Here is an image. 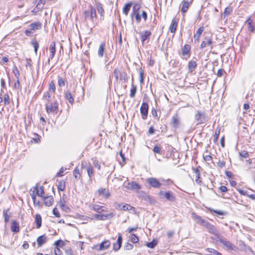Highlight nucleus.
<instances>
[{"mask_svg":"<svg viewBox=\"0 0 255 255\" xmlns=\"http://www.w3.org/2000/svg\"><path fill=\"white\" fill-rule=\"evenodd\" d=\"M192 218L196 221L197 223L200 226L205 227L207 231L216 237L219 238L220 233L218 229L213 225L210 224L207 221L204 220L201 217L197 215L195 213H192L191 214Z\"/></svg>","mask_w":255,"mask_h":255,"instance_id":"f257e3e1","label":"nucleus"},{"mask_svg":"<svg viewBox=\"0 0 255 255\" xmlns=\"http://www.w3.org/2000/svg\"><path fill=\"white\" fill-rule=\"evenodd\" d=\"M45 108L46 112L48 114L54 113L57 114L58 112V103L56 100H54L53 102L46 103Z\"/></svg>","mask_w":255,"mask_h":255,"instance_id":"f03ea898","label":"nucleus"},{"mask_svg":"<svg viewBox=\"0 0 255 255\" xmlns=\"http://www.w3.org/2000/svg\"><path fill=\"white\" fill-rule=\"evenodd\" d=\"M146 182L153 188H159L162 184L155 178L150 177L146 179Z\"/></svg>","mask_w":255,"mask_h":255,"instance_id":"7ed1b4c3","label":"nucleus"},{"mask_svg":"<svg viewBox=\"0 0 255 255\" xmlns=\"http://www.w3.org/2000/svg\"><path fill=\"white\" fill-rule=\"evenodd\" d=\"M171 126L175 129L178 128L180 126V118L177 114L173 115L171 119Z\"/></svg>","mask_w":255,"mask_h":255,"instance_id":"20e7f679","label":"nucleus"},{"mask_svg":"<svg viewBox=\"0 0 255 255\" xmlns=\"http://www.w3.org/2000/svg\"><path fill=\"white\" fill-rule=\"evenodd\" d=\"M140 111L142 119H146L148 112V105L147 103H143L140 107Z\"/></svg>","mask_w":255,"mask_h":255,"instance_id":"39448f33","label":"nucleus"},{"mask_svg":"<svg viewBox=\"0 0 255 255\" xmlns=\"http://www.w3.org/2000/svg\"><path fill=\"white\" fill-rule=\"evenodd\" d=\"M195 119L197 122V125L203 124L206 121L205 114L199 111H198L195 114Z\"/></svg>","mask_w":255,"mask_h":255,"instance_id":"423d86ee","label":"nucleus"},{"mask_svg":"<svg viewBox=\"0 0 255 255\" xmlns=\"http://www.w3.org/2000/svg\"><path fill=\"white\" fill-rule=\"evenodd\" d=\"M110 245L109 240H105L102 243L94 246V249L97 251H102L106 249Z\"/></svg>","mask_w":255,"mask_h":255,"instance_id":"0eeeda50","label":"nucleus"},{"mask_svg":"<svg viewBox=\"0 0 255 255\" xmlns=\"http://www.w3.org/2000/svg\"><path fill=\"white\" fill-rule=\"evenodd\" d=\"M190 50L191 46L189 44H185L184 47L182 49L181 54L184 57V58L187 59L189 58L190 56Z\"/></svg>","mask_w":255,"mask_h":255,"instance_id":"6e6552de","label":"nucleus"},{"mask_svg":"<svg viewBox=\"0 0 255 255\" xmlns=\"http://www.w3.org/2000/svg\"><path fill=\"white\" fill-rule=\"evenodd\" d=\"M141 41L143 43L146 40L149 41L150 36L151 35L150 31L148 30H145L139 33Z\"/></svg>","mask_w":255,"mask_h":255,"instance_id":"1a4fd4ad","label":"nucleus"},{"mask_svg":"<svg viewBox=\"0 0 255 255\" xmlns=\"http://www.w3.org/2000/svg\"><path fill=\"white\" fill-rule=\"evenodd\" d=\"M190 5V3L188 1L183 0L180 4V7L181 8V12L183 16H184L185 13L187 11Z\"/></svg>","mask_w":255,"mask_h":255,"instance_id":"9d476101","label":"nucleus"},{"mask_svg":"<svg viewBox=\"0 0 255 255\" xmlns=\"http://www.w3.org/2000/svg\"><path fill=\"white\" fill-rule=\"evenodd\" d=\"M210 46L211 50L213 49L212 41L211 38L205 37V40L203 41L200 46V49H203L206 46Z\"/></svg>","mask_w":255,"mask_h":255,"instance_id":"9b49d317","label":"nucleus"},{"mask_svg":"<svg viewBox=\"0 0 255 255\" xmlns=\"http://www.w3.org/2000/svg\"><path fill=\"white\" fill-rule=\"evenodd\" d=\"M58 205L63 211L66 213L70 212L71 209L69 206L66 204V201L65 200L60 199V201L58 203Z\"/></svg>","mask_w":255,"mask_h":255,"instance_id":"f8f14e48","label":"nucleus"},{"mask_svg":"<svg viewBox=\"0 0 255 255\" xmlns=\"http://www.w3.org/2000/svg\"><path fill=\"white\" fill-rule=\"evenodd\" d=\"M90 207L91 209L96 212H97L99 213L106 211V208L104 206H102L96 204H93L91 205Z\"/></svg>","mask_w":255,"mask_h":255,"instance_id":"ddd939ff","label":"nucleus"},{"mask_svg":"<svg viewBox=\"0 0 255 255\" xmlns=\"http://www.w3.org/2000/svg\"><path fill=\"white\" fill-rule=\"evenodd\" d=\"M141 187L139 184L134 181L128 183V186H127L128 189L134 190H138L141 188Z\"/></svg>","mask_w":255,"mask_h":255,"instance_id":"4468645a","label":"nucleus"},{"mask_svg":"<svg viewBox=\"0 0 255 255\" xmlns=\"http://www.w3.org/2000/svg\"><path fill=\"white\" fill-rule=\"evenodd\" d=\"M204 28L203 26H201L198 29L196 33L194 35V37L195 42L199 41L200 37L202 33L204 31Z\"/></svg>","mask_w":255,"mask_h":255,"instance_id":"2eb2a0df","label":"nucleus"},{"mask_svg":"<svg viewBox=\"0 0 255 255\" xmlns=\"http://www.w3.org/2000/svg\"><path fill=\"white\" fill-rule=\"evenodd\" d=\"M178 21L175 18L172 20L171 25L169 27L170 31L171 33H175L176 30Z\"/></svg>","mask_w":255,"mask_h":255,"instance_id":"dca6fc26","label":"nucleus"},{"mask_svg":"<svg viewBox=\"0 0 255 255\" xmlns=\"http://www.w3.org/2000/svg\"><path fill=\"white\" fill-rule=\"evenodd\" d=\"M44 203L46 206H50L54 201L53 198L52 196H48L43 198Z\"/></svg>","mask_w":255,"mask_h":255,"instance_id":"f3484780","label":"nucleus"},{"mask_svg":"<svg viewBox=\"0 0 255 255\" xmlns=\"http://www.w3.org/2000/svg\"><path fill=\"white\" fill-rule=\"evenodd\" d=\"M165 198L169 201H173L175 200V197L173 196L171 191H168L164 193Z\"/></svg>","mask_w":255,"mask_h":255,"instance_id":"a211bd4d","label":"nucleus"},{"mask_svg":"<svg viewBox=\"0 0 255 255\" xmlns=\"http://www.w3.org/2000/svg\"><path fill=\"white\" fill-rule=\"evenodd\" d=\"M54 245L56 246V249L55 250V255H58L57 251H60V249H59V248L62 247L63 246H64L65 243L63 240H57L56 242H55Z\"/></svg>","mask_w":255,"mask_h":255,"instance_id":"6ab92c4d","label":"nucleus"},{"mask_svg":"<svg viewBox=\"0 0 255 255\" xmlns=\"http://www.w3.org/2000/svg\"><path fill=\"white\" fill-rule=\"evenodd\" d=\"M97 19L96 10L92 6H90V20L94 22Z\"/></svg>","mask_w":255,"mask_h":255,"instance_id":"aec40b11","label":"nucleus"},{"mask_svg":"<svg viewBox=\"0 0 255 255\" xmlns=\"http://www.w3.org/2000/svg\"><path fill=\"white\" fill-rule=\"evenodd\" d=\"M13 242L10 240H1L0 242V245L3 246L6 248H10L12 245L13 244Z\"/></svg>","mask_w":255,"mask_h":255,"instance_id":"412c9836","label":"nucleus"},{"mask_svg":"<svg viewBox=\"0 0 255 255\" xmlns=\"http://www.w3.org/2000/svg\"><path fill=\"white\" fill-rule=\"evenodd\" d=\"M11 230L14 233H17L19 230L18 223L15 221H13L11 225Z\"/></svg>","mask_w":255,"mask_h":255,"instance_id":"4be33fe9","label":"nucleus"},{"mask_svg":"<svg viewBox=\"0 0 255 255\" xmlns=\"http://www.w3.org/2000/svg\"><path fill=\"white\" fill-rule=\"evenodd\" d=\"M131 4L132 3L131 2L127 3L123 7V12L126 16L128 14Z\"/></svg>","mask_w":255,"mask_h":255,"instance_id":"5701e85b","label":"nucleus"},{"mask_svg":"<svg viewBox=\"0 0 255 255\" xmlns=\"http://www.w3.org/2000/svg\"><path fill=\"white\" fill-rule=\"evenodd\" d=\"M41 221L42 219L41 215L39 214H36L35 217V222L37 229H39L41 226Z\"/></svg>","mask_w":255,"mask_h":255,"instance_id":"b1692460","label":"nucleus"},{"mask_svg":"<svg viewBox=\"0 0 255 255\" xmlns=\"http://www.w3.org/2000/svg\"><path fill=\"white\" fill-rule=\"evenodd\" d=\"M246 23L248 25V27L249 28V29L250 30V31L252 32H254L255 31V27L252 24V23H253V20L250 17H249L247 20H246Z\"/></svg>","mask_w":255,"mask_h":255,"instance_id":"393cba45","label":"nucleus"},{"mask_svg":"<svg viewBox=\"0 0 255 255\" xmlns=\"http://www.w3.org/2000/svg\"><path fill=\"white\" fill-rule=\"evenodd\" d=\"M87 171L90 180H92L94 178L93 169L92 166L89 165L87 168Z\"/></svg>","mask_w":255,"mask_h":255,"instance_id":"a878e982","label":"nucleus"},{"mask_svg":"<svg viewBox=\"0 0 255 255\" xmlns=\"http://www.w3.org/2000/svg\"><path fill=\"white\" fill-rule=\"evenodd\" d=\"M98 192L100 195H102L105 198H108L110 196V193L109 192H107L105 188H100L98 190Z\"/></svg>","mask_w":255,"mask_h":255,"instance_id":"bb28decb","label":"nucleus"},{"mask_svg":"<svg viewBox=\"0 0 255 255\" xmlns=\"http://www.w3.org/2000/svg\"><path fill=\"white\" fill-rule=\"evenodd\" d=\"M41 23L40 22H36L32 23L30 24V27L31 29L33 30H36V29H39L41 27Z\"/></svg>","mask_w":255,"mask_h":255,"instance_id":"cd10ccee","label":"nucleus"},{"mask_svg":"<svg viewBox=\"0 0 255 255\" xmlns=\"http://www.w3.org/2000/svg\"><path fill=\"white\" fill-rule=\"evenodd\" d=\"M141 8V5L139 3H135L132 7V12L131 14L133 15V13L139 12V10Z\"/></svg>","mask_w":255,"mask_h":255,"instance_id":"c85d7f7f","label":"nucleus"},{"mask_svg":"<svg viewBox=\"0 0 255 255\" xmlns=\"http://www.w3.org/2000/svg\"><path fill=\"white\" fill-rule=\"evenodd\" d=\"M65 98L67 100H68L69 102L71 104H73V103H74V98L71 94V93L69 92H66L65 93Z\"/></svg>","mask_w":255,"mask_h":255,"instance_id":"c756f323","label":"nucleus"},{"mask_svg":"<svg viewBox=\"0 0 255 255\" xmlns=\"http://www.w3.org/2000/svg\"><path fill=\"white\" fill-rule=\"evenodd\" d=\"M118 208L120 209L121 210H124V211L130 210H131L133 209V207L128 204H125L124 205H122L121 204H118Z\"/></svg>","mask_w":255,"mask_h":255,"instance_id":"7c9ffc66","label":"nucleus"},{"mask_svg":"<svg viewBox=\"0 0 255 255\" xmlns=\"http://www.w3.org/2000/svg\"><path fill=\"white\" fill-rule=\"evenodd\" d=\"M49 50L50 53H52L53 54H55L56 53V46H55V42L53 41L49 45Z\"/></svg>","mask_w":255,"mask_h":255,"instance_id":"2f4dec72","label":"nucleus"},{"mask_svg":"<svg viewBox=\"0 0 255 255\" xmlns=\"http://www.w3.org/2000/svg\"><path fill=\"white\" fill-rule=\"evenodd\" d=\"M36 190V194L37 196L40 197H42L44 193L43 187L41 186L40 188H38L37 186L35 187Z\"/></svg>","mask_w":255,"mask_h":255,"instance_id":"473e14b6","label":"nucleus"},{"mask_svg":"<svg viewBox=\"0 0 255 255\" xmlns=\"http://www.w3.org/2000/svg\"><path fill=\"white\" fill-rule=\"evenodd\" d=\"M105 46V43H102L100 44V45L99 46V50H98V55L101 57L103 56Z\"/></svg>","mask_w":255,"mask_h":255,"instance_id":"72a5a7b5","label":"nucleus"},{"mask_svg":"<svg viewBox=\"0 0 255 255\" xmlns=\"http://www.w3.org/2000/svg\"><path fill=\"white\" fill-rule=\"evenodd\" d=\"M9 211V209H4L3 210V216L4 218V222L5 223L9 221L10 215L8 214L7 212Z\"/></svg>","mask_w":255,"mask_h":255,"instance_id":"f704fd0d","label":"nucleus"},{"mask_svg":"<svg viewBox=\"0 0 255 255\" xmlns=\"http://www.w3.org/2000/svg\"><path fill=\"white\" fill-rule=\"evenodd\" d=\"M130 17L132 19H133V17H135L136 21L137 23H139L141 21V15H140L139 12L133 13V15H132V14H130Z\"/></svg>","mask_w":255,"mask_h":255,"instance_id":"c9c22d12","label":"nucleus"},{"mask_svg":"<svg viewBox=\"0 0 255 255\" xmlns=\"http://www.w3.org/2000/svg\"><path fill=\"white\" fill-rule=\"evenodd\" d=\"M43 97L46 100V103L51 102V92H49V91H47L46 92H45L43 95Z\"/></svg>","mask_w":255,"mask_h":255,"instance_id":"e433bc0d","label":"nucleus"},{"mask_svg":"<svg viewBox=\"0 0 255 255\" xmlns=\"http://www.w3.org/2000/svg\"><path fill=\"white\" fill-rule=\"evenodd\" d=\"M221 242L228 249H232L233 246L232 244L230 242L229 240H220Z\"/></svg>","mask_w":255,"mask_h":255,"instance_id":"4c0bfd02","label":"nucleus"},{"mask_svg":"<svg viewBox=\"0 0 255 255\" xmlns=\"http://www.w3.org/2000/svg\"><path fill=\"white\" fill-rule=\"evenodd\" d=\"M136 92V86L133 84L131 85V88L130 91V97L134 98Z\"/></svg>","mask_w":255,"mask_h":255,"instance_id":"58836bf2","label":"nucleus"},{"mask_svg":"<svg viewBox=\"0 0 255 255\" xmlns=\"http://www.w3.org/2000/svg\"><path fill=\"white\" fill-rule=\"evenodd\" d=\"M58 190L59 191H63L65 188V182L63 180H61L58 182L57 186Z\"/></svg>","mask_w":255,"mask_h":255,"instance_id":"ea45409f","label":"nucleus"},{"mask_svg":"<svg viewBox=\"0 0 255 255\" xmlns=\"http://www.w3.org/2000/svg\"><path fill=\"white\" fill-rule=\"evenodd\" d=\"M197 66L196 62L195 61H190L188 63V69L192 71Z\"/></svg>","mask_w":255,"mask_h":255,"instance_id":"a19ab883","label":"nucleus"},{"mask_svg":"<svg viewBox=\"0 0 255 255\" xmlns=\"http://www.w3.org/2000/svg\"><path fill=\"white\" fill-rule=\"evenodd\" d=\"M122 241L123 240H117V243L114 244L113 248L115 251H117L120 249Z\"/></svg>","mask_w":255,"mask_h":255,"instance_id":"79ce46f5","label":"nucleus"},{"mask_svg":"<svg viewBox=\"0 0 255 255\" xmlns=\"http://www.w3.org/2000/svg\"><path fill=\"white\" fill-rule=\"evenodd\" d=\"M220 133V129L219 128H217L215 130V134L214 135V142L215 143L217 142L218 138H219Z\"/></svg>","mask_w":255,"mask_h":255,"instance_id":"37998d69","label":"nucleus"},{"mask_svg":"<svg viewBox=\"0 0 255 255\" xmlns=\"http://www.w3.org/2000/svg\"><path fill=\"white\" fill-rule=\"evenodd\" d=\"M2 98H3L4 105L5 106L9 105L10 103V102H9V97L8 94L7 93L3 95V97Z\"/></svg>","mask_w":255,"mask_h":255,"instance_id":"c03bdc74","label":"nucleus"},{"mask_svg":"<svg viewBox=\"0 0 255 255\" xmlns=\"http://www.w3.org/2000/svg\"><path fill=\"white\" fill-rule=\"evenodd\" d=\"M158 240H152V242L147 243L146 246L150 248H153L157 244Z\"/></svg>","mask_w":255,"mask_h":255,"instance_id":"a18cd8bd","label":"nucleus"},{"mask_svg":"<svg viewBox=\"0 0 255 255\" xmlns=\"http://www.w3.org/2000/svg\"><path fill=\"white\" fill-rule=\"evenodd\" d=\"M97 9L99 14L102 16L104 13V10L101 3H99L97 4Z\"/></svg>","mask_w":255,"mask_h":255,"instance_id":"49530a36","label":"nucleus"},{"mask_svg":"<svg viewBox=\"0 0 255 255\" xmlns=\"http://www.w3.org/2000/svg\"><path fill=\"white\" fill-rule=\"evenodd\" d=\"M239 156L240 157V159L242 160V158H247L249 156V154L248 151L246 150L242 151L239 153Z\"/></svg>","mask_w":255,"mask_h":255,"instance_id":"de8ad7c7","label":"nucleus"},{"mask_svg":"<svg viewBox=\"0 0 255 255\" xmlns=\"http://www.w3.org/2000/svg\"><path fill=\"white\" fill-rule=\"evenodd\" d=\"M209 210L211 211V212L215 213L219 216H223V215H226L225 212L220 211V210H214V209H211V208H210Z\"/></svg>","mask_w":255,"mask_h":255,"instance_id":"09e8293b","label":"nucleus"},{"mask_svg":"<svg viewBox=\"0 0 255 255\" xmlns=\"http://www.w3.org/2000/svg\"><path fill=\"white\" fill-rule=\"evenodd\" d=\"M31 44L33 46L34 48V52L36 54H37L38 49L39 48V44L36 40H33L31 41Z\"/></svg>","mask_w":255,"mask_h":255,"instance_id":"8fccbe9b","label":"nucleus"},{"mask_svg":"<svg viewBox=\"0 0 255 255\" xmlns=\"http://www.w3.org/2000/svg\"><path fill=\"white\" fill-rule=\"evenodd\" d=\"M74 175L76 179H79L81 177L79 169L76 167L73 171Z\"/></svg>","mask_w":255,"mask_h":255,"instance_id":"3c124183","label":"nucleus"},{"mask_svg":"<svg viewBox=\"0 0 255 255\" xmlns=\"http://www.w3.org/2000/svg\"><path fill=\"white\" fill-rule=\"evenodd\" d=\"M55 89L56 88L54 83L53 81L51 82L49 85V90L48 91L51 92V91H52V92L54 93L55 92Z\"/></svg>","mask_w":255,"mask_h":255,"instance_id":"603ef678","label":"nucleus"},{"mask_svg":"<svg viewBox=\"0 0 255 255\" xmlns=\"http://www.w3.org/2000/svg\"><path fill=\"white\" fill-rule=\"evenodd\" d=\"M120 80L124 82L127 81V73L125 72L121 73L120 75Z\"/></svg>","mask_w":255,"mask_h":255,"instance_id":"864d4df0","label":"nucleus"},{"mask_svg":"<svg viewBox=\"0 0 255 255\" xmlns=\"http://www.w3.org/2000/svg\"><path fill=\"white\" fill-rule=\"evenodd\" d=\"M208 251L210 253V255H222L221 253L213 249H208Z\"/></svg>","mask_w":255,"mask_h":255,"instance_id":"5fc2aeb1","label":"nucleus"},{"mask_svg":"<svg viewBox=\"0 0 255 255\" xmlns=\"http://www.w3.org/2000/svg\"><path fill=\"white\" fill-rule=\"evenodd\" d=\"M58 84L59 87H64L65 86L64 80L62 78L58 77Z\"/></svg>","mask_w":255,"mask_h":255,"instance_id":"6e6d98bb","label":"nucleus"},{"mask_svg":"<svg viewBox=\"0 0 255 255\" xmlns=\"http://www.w3.org/2000/svg\"><path fill=\"white\" fill-rule=\"evenodd\" d=\"M13 72L14 74V76H15V77L17 78V79H19V75H20V73H19V72L17 69V68L16 67H14L13 69Z\"/></svg>","mask_w":255,"mask_h":255,"instance_id":"4d7b16f0","label":"nucleus"},{"mask_svg":"<svg viewBox=\"0 0 255 255\" xmlns=\"http://www.w3.org/2000/svg\"><path fill=\"white\" fill-rule=\"evenodd\" d=\"M25 66L26 67H29L30 69H32V61L30 58H26V65Z\"/></svg>","mask_w":255,"mask_h":255,"instance_id":"13d9d810","label":"nucleus"},{"mask_svg":"<svg viewBox=\"0 0 255 255\" xmlns=\"http://www.w3.org/2000/svg\"><path fill=\"white\" fill-rule=\"evenodd\" d=\"M139 76H140V82L141 83H142L143 82L144 71L141 69V68H140V70H139Z\"/></svg>","mask_w":255,"mask_h":255,"instance_id":"bf43d9fd","label":"nucleus"},{"mask_svg":"<svg viewBox=\"0 0 255 255\" xmlns=\"http://www.w3.org/2000/svg\"><path fill=\"white\" fill-rule=\"evenodd\" d=\"M160 147L158 146L157 145H156L153 149V151L154 153H159L160 154Z\"/></svg>","mask_w":255,"mask_h":255,"instance_id":"052dcab7","label":"nucleus"},{"mask_svg":"<svg viewBox=\"0 0 255 255\" xmlns=\"http://www.w3.org/2000/svg\"><path fill=\"white\" fill-rule=\"evenodd\" d=\"M14 88L16 89H18V90L21 89V86H20L19 79H17V80L14 84Z\"/></svg>","mask_w":255,"mask_h":255,"instance_id":"680f3d73","label":"nucleus"},{"mask_svg":"<svg viewBox=\"0 0 255 255\" xmlns=\"http://www.w3.org/2000/svg\"><path fill=\"white\" fill-rule=\"evenodd\" d=\"M53 214L56 217H60V214L59 213L58 209L56 208H54L53 209Z\"/></svg>","mask_w":255,"mask_h":255,"instance_id":"e2e57ef3","label":"nucleus"},{"mask_svg":"<svg viewBox=\"0 0 255 255\" xmlns=\"http://www.w3.org/2000/svg\"><path fill=\"white\" fill-rule=\"evenodd\" d=\"M66 170V168H64V167H61L59 172L57 173L56 176L58 177H61L63 176V173Z\"/></svg>","mask_w":255,"mask_h":255,"instance_id":"0e129e2a","label":"nucleus"},{"mask_svg":"<svg viewBox=\"0 0 255 255\" xmlns=\"http://www.w3.org/2000/svg\"><path fill=\"white\" fill-rule=\"evenodd\" d=\"M113 217V213H110L107 214H104V220L108 219H110Z\"/></svg>","mask_w":255,"mask_h":255,"instance_id":"69168bd1","label":"nucleus"},{"mask_svg":"<svg viewBox=\"0 0 255 255\" xmlns=\"http://www.w3.org/2000/svg\"><path fill=\"white\" fill-rule=\"evenodd\" d=\"M84 15L85 19H90V11L85 10Z\"/></svg>","mask_w":255,"mask_h":255,"instance_id":"338daca9","label":"nucleus"},{"mask_svg":"<svg viewBox=\"0 0 255 255\" xmlns=\"http://www.w3.org/2000/svg\"><path fill=\"white\" fill-rule=\"evenodd\" d=\"M132 248L133 245L131 244L128 243H126V245H125V248L128 250H131Z\"/></svg>","mask_w":255,"mask_h":255,"instance_id":"774afa93","label":"nucleus"}]
</instances>
